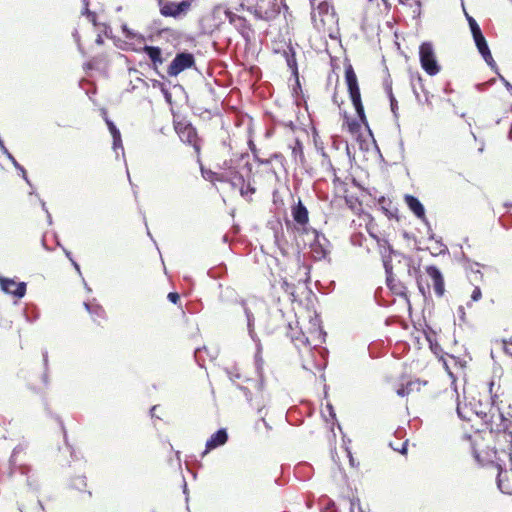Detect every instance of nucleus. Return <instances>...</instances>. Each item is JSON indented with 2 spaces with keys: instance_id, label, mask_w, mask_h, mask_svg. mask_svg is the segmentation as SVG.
<instances>
[{
  "instance_id": "obj_23",
  "label": "nucleus",
  "mask_w": 512,
  "mask_h": 512,
  "mask_svg": "<svg viewBox=\"0 0 512 512\" xmlns=\"http://www.w3.org/2000/svg\"><path fill=\"white\" fill-rule=\"evenodd\" d=\"M113 138V149L117 153L118 149H121L122 153L124 152L122 140H121V134L120 131L116 128L113 129V131L110 132Z\"/></svg>"
},
{
  "instance_id": "obj_45",
  "label": "nucleus",
  "mask_w": 512,
  "mask_h": 512,
  "mask_svg": "<svg viewBox=\"0 0 512 512\" xmlns=\"http://www.w3.org/2000/svg\"><path fill=\"white\" fill-rule=\"evenodd\" d=\"M460 315L463 317L465 315V312H464V308L463 307H459L458 309Z\"/></svg>"
},
{
  "instance_id": "obj_11",
  "label": "nucleus",
  "mask_w": 512,
  "mask_h": 512,
  "mask_svg": "<svg viewBox=\"0 0 512 512\" xmlns=\"http://www.w3.org/2000/svg\"><path fill=\"white\" fill-rule=\"evenodd\" d=\"M223 12L228 19L229 23L235 27V29L243 36L248 37L249 33L251 31L250 25L248 24V21L240 16L232 12L231 10L227 8H223Z\"/></svg>"
},
{
  "instance_id": "obj_22",
  "label": "nucleus",
  "mask_w": 512,
  "mask_h": 512,
  "mask_svg": "<svg viewBox=\"0 0 512 512\" xmlns=\"http://www.w3.org/2000/svg\"><path fill=\"white\" fill-rule=\"evenodd\" d=\"M320 154L322 156V160H321V166L326 170V171H329L331 172L333 175H335V169L332 165V162L329 158V156L327 155V153L324 151L323 148L320 149Z\"/></svg>"
},
{
  "instance_id": "obj_51",
  "label": "nucleus",
  "mask_w": 512,
  "mask_h": 512,
  "mask_svg": "<svg viewBox=\"0 0 512 512\" xmlns=\"http://www.w3.org/2000/svg\"><path fill=\"white\" fill-rule=\"evenodd\" d=\"M401 3H406L408 0H399Z\"/></svg>"
},
{
  "instance_id": "obj_28",
  "label": "nucleus",
  "mask_w": 512,
  "mask_h": 512,
  "mask_svg": "<svg viewBox=\"0 0 512 512\" xmlns=\"http://www.w3.org/2000/svg\"><path fill=\"white\" fill-rule=\"evenodd\" d=\"M349 510L350 512H364L360 506L359 499L354 498L349 500Z\"/></svg>"
},
{
  "instance_id": "obj_18",
  "label": "nucleus",
  "mask_w": 512,
  "mask_h": 512,
  "mask_svg": "<svg viewBox=\"0 0 512 512\" xmlns=\"http://www.w3.org/2000/svg\"><path fill=\"white\" fill-rule=\"evenodd\" d=\"M143 50L155 66L163 63L162 52L159 47L144 46Z\"/></svg>"
},
{
  "instance_id": "obj_6",
  "label": "nucleus",
  "mask_w": 512,
  "mask_h": 512,
  "mask_svg": "<svg viewBox=\"0 0 512 512\" xmlns=\"http://www.w3.org/2000/svg\"><path fill=\"white\" fill-rule=\"evenodd\" d=\"M345 79L348 86L349 95L353 103V106L357 112V115L359 116L360 120L363 123H366V117L364 113V107L361 101L357 77L351 66L345 70Z\"/></svg>"
},
{
  "instance_id": "obj_2",
  "label": "nucleus",
  "mask_w": 512,
  "mask_h": 512,
  "mask_svg": "<svg viewBox=\"0 0 512 512\" xmlns=\"http://www.w3.org/2000/svg\"><path fill=\"white\" fill-rule=\"evenodd\" d=\"M508 448L500 447L494 451L496 466L499 469L497 484L499 489L512 495V442Z\"/></svg>"
},
{
  "instance_id": "obj_14",
  "label": "nucleus",
  "mask_w": 512,
  "mask_h": 512,
  "mask_svg": "<svg viewBox=\"0 0 512 512\" xmlns=\"http://www.w3.org/2000/svg\"><path fill=\"white\" fill-rule=\"evenodd\" d=\"M292 216L295 222L302 226L301 229H298L299 236H301V232L303 228H307L306 224L308 223V210L303 205V203L299 200L298 203L292 208Z\"/></svg>"
},
{
  "instance_id": "obj_10",
  "label": "nucleus",
  "mask_w": 512,
  "mask_h": 512,
  "mask_svg": "<svg viewBox=\"0 0 512 512\" xmlns=\"http://www.w3.org/2000/svg\"><path fill=\"white\" fill-rule=\"evenodd\" d=\"M0 288L3 292L11 294L17 298H22L26 293V283L16 282L13 279L0 276Z\"/></svg>"
},
{
  "instance_id": "obj_15",
  "label": "nucleus",
  "mask_w": 512,
  "mask_h": 512,
  "mask_svg": "<svg viewBox=\"0 0 512 512\" xmlns=\"http://www.w3.org/2000/svg\"><path fill=\"white\" fill-rule=\"evenodd\" d=\"M473 38H474L475 44L477 46V49H478L479 53L482 55V57L484 58L485 62L490 66L495 65V62L493 60V57L491 55V52L489 50V47L487 45V42H486L483 34L479 33L477 35H474Z\"/></svg>"
},
{
  "instance_id": "obj_25",
  "label": "nucleus",
  "mask_w": 512,
  "mask_h": 512,
  "mask_svg": "<svg viewBox=\"0 0 512 512\" xmlns=\"http://www.w3.org/2000/svg\"><path fill=\"white\" fill-rule=\"evenodd\" d=\"M281 288L291 297L293 301L296 300L295 296V285L288 282L287 279H283L281 282Z\"/></svg>"
},
{
  "instance_id": "obj_46",
  "label": "nucleus",
  "mask_w": 512,
  "mask_h": 512,
  "mask_svg": "<svg viewBox=\"0 0 512 512\" xmlns=\"http://www.w3.org/2000/svg\"><path fill=\"white\" fill-rule=\"evenodd\" d=\"M66 256L72 261L71 253L69 251H65Z\"/></svg>"
},
{
  "instance_id": "obj_30",
  "label": "nucleus",
  "mask_w": 512,
  "mask_h": 512,
  "mask_svg": "<svg viewBox=\"0 0 512 512\" xmlns=\"http://www.w3.org/2000/svg\"><path fill=\"white\" fill-rule=\"evenodd\" d=\"M482 297V292H481V289L476 286L471 294V300L472 301H479Z\"/></svg>"
},
{
  "instance_id": "obj_8",
  "label": "nucleus",
  "mask_w": 512,
  "mask_h": 512,
  "mask_svg": "<svg viewBox=\"0 0 512 512\" xmlns=\"http://www.w3.org/2000/svg\"><path fill=\"white\" fill-rule=\"evenodd\" d=\"M420 62L425 72L431 76L439 73L440 66L437 63L434 49L430 43H423L419 50Z\"/></svg>"
},
{
  "instance_id": "obj_36",
  "label": "nucleus",
  "mask_w": 512,
  "mask_h": 512,
  "mask_svg": "<svg viewBox=\"0 0 512 512\" xmlns=\"http://www.w3.org/2000/svg\"><path fill=\"white\" fill-rule=\"evenodd\" d=\"M397 394H398L399 396H401V397H404V396H406V395H408V394H409V391L406 389V387H405V386H402L401 388H399V389L397 390Z\"/></svg>"
},
{
  "instance_id": "obj_40",
  "label": "nucleus",
  "mask_w": 512,
  "mask_h": 512,
  "mask_svg": "<svg viewBox=\"0 0 512 512\" xmlns=\"http://www.w3.org/2000/svg\"><path fill=\"white\" fill-rule=\"evenodd\" d=\"M502 80L504 81V84H505V87L507 88V90L512 94V85L505 79L502 78Z\"/></svg>"
},
{
  "instance_id": "obj_4",
  "label": "nucleus",
  "mask_w": 512,
  "mask_h": 512,
  "mask_svg": "<svg viewBox=\"0 0 512 512\" xmlns=\"http://www.w3.org/2000/svg\"><path fill=\"white\" fill-rule=\"evenodd\" d=\"M304 245H309L315 260H322L329 254V241L325 235L312 228H303L301 232Z\"/></svg>"
},
{
  "instance_id": "obj_24",
  "label": "nucleus",
  "mask_w": 512,
  "mask_h": 512,
  "mask_svg": "<svg viewBox=\"0 0 512 512\" xmlns=\"http://www.w3.org/2000/svg\"><path fill=\"white\" fill-rule=\"evenodd\" d=\"M292 155L294 158L302 163L304 161V153L302 143L298 140L295 141L294 146L292 147Z\"/></svg>"
},
{
  "instance_id": "obj_26",
  "label": "nucleus",
  "mask_w": 512,
  "mask_h": 512,
  "mask_svg": "<svg viewBox=\"0 0 512 512\" xmlns=\"http://www.w3.org/2000/svg\"><path fill=\"white\" fill-rule=\"evenodd\" d=\"M298 269V274H299V278L297 279V281L299 283L301 282H304L306 283L308 280H309V269L307 266H301V265H298L297 267Z\"/></svg>"
},
{
  "instance_id": "obj_21",
  "label": "nucleus",
  "mask_w": 512,
  "mask_h": 512,
  "mask_svg": "<svg viewBox=\"0 0 512 512\" xmlns=\"http://www.w3.org/2000/svg\"><path fill=\"white\" fill-rule=\"evenodd\" d=\"M4 154H5V155L7 156V158L12 162V164L14 165V167H15L18 171H20L21 176H22V178L26 181V183H27L28 185H31V183H30V181H29V179H28V177H27L26 170L24 169V167H23V166H21V165L16 161V159L13 157V155H12L8 150H7V153H4Z\"/></svg>"
},
{
  "instance_id": "obj_38",
  "label": "nucleus",
  "mask_w": 512,
  "mask_h": 512,
  "mask_svg": "<svg viewBox=\"0 0 512 512\" xmlns=\"http://www.w3.org/2000/svg\"><path fill=\"white\" fill-rule=\"evenodd\" d=\"M106 124L110 132L113 131L114 128H116L115 124L109 119H106Z\"/></svg>"
},
{
  "instance_id": "obj_33",
  "label": "nucleus",
  "mask_w": 512,
  "mask_h": 512,
  "mask_svg": "<svg viewBox=\"0 0 512 512\" xmlns=\"http://www.w3.org/2000/svg\"><path fill=\"white\" fill-rule=\"evenodd\" d=\"M168 300L171 301L172 303L176 304L180 297H179V294L176 293V292H170L167 296Z\"/></svg>"
},
{
  "instance_id": "obj_39",
  "label": "nucleus",
  "mask_w": 512,
  "mask_h": 512,
  "mask_svg": "<svg viewBox=\"0 0 512 512\" xmlns=\"http://www.w3.org/2000/svg\"><path fill=\"white\" fill-rule=\"evenodd\" d=\"M323 512H335L334 503H329Z\"/></svg>"
},
{
  "instance_id": "obj_27",
  "label": "nucleus",
  "mask_w": 512,
  "mask_h": 512,
  "mask_svg": "<svg viewBox=\"0 0 512 512\" xmlns=\"http://www.w3.org/2000/svg\"><path fill=\"white\" fill-rule=\"evenodd\" d=\"M467 20L469 22V26L473 36L482 33L479 25L477 24L474 18L467 15Z\"/></svg>"
},
{
  "instance_id": "obj_29",
  "label": "nucleus",
  "mask_w": 512,
  "mask_h": 512,
  "mask_svg": "<svg viewBox=\"0 0 512 512\" xmlns=\"http://www.w3.org/2000/svg\"><path fill=\"white\" fill-rule=\"evenodd\" d=\"M420 386H421V383L416 380V381H409L405 387L406 389L409 391V394L414 391V390H417L419 391L420 390Z\"/></svg>"
},
{
  "instance_id": "obj_31",
  "label": "nucleus",
  "mask_w": 512,
  "mask_h": 512,
  "mask_svg": "<svg viewBox=\"0 0 512 512\" xmlns=\"http://www.w3.org/2000/svg\"><path fill=\"white\" fill-rule=\"evenodd\" d=\"M245 313H246V317H247L248 329H249V332L251 334L252 333L253 322H254V317H253V315L247 309H245Z\"/></svg>"
},
{
  "instance_id": "obj_35",
  "label": "nucleus",
  "mask_w": 512,
  "mask_h": 512,
  "mask_svg": "<svg viewBox=\"0 0 512 512\" xmlns=\"http://www.w3.org/2000/svg\"><path fill=\"white\" fill-rule=\"evenodd\" d=\"M40 202H41L42 209L47 213L48 222L51 224L52 218H51V215H50V213L48 212V210L46 208V203L43 200H40Z\"/></svg>"
},
{
  "instance_id": "obj_12",
  "label": "nucleus",
  "mask_w": 512,
  "mask_h": 512,
  "mask_svg": "<svg viewBox=\"0 0 512 512\" xmlns=\"http://www.w3.org/2000/svg\"><path fill=\"white\" fill-rule=\"evenodd\" d=\"M176 130L183 142L192 145L194 149L199 152L200 146L198 143L197 132L191 124L184 125L183 127H176Z\"/></svg>"
},
{
  "instance_id": "obj_50",
  "label": "nucleus",
  "mask_w": 512,
  "mask_h": 512,
  "mask_svg": "<svg viewBox=\"0 0 512 512\" xmlns=\"http://www.w3.org/2000/svg\"><path fill=\"white\" fill-rule=\"evenodd\" d=\"M85 287H86V289H87L88 291H91V288H89V287L87 286V284H85Z\"/></svg>"
},
{
  "instance_id": "obj_42",
  "label": "nucleus",
  "mask_w": 512,
  "mask_h": 512,
  "mask_svg": "<svg viewBox=\"0 0 512 512\" xmlns=\"http://www.w3.org/2000/svg\"><path fill=\"white\" fill-rule=\"evenodd\" d=\"M43 361H44V364L47 365V362H48V354H47V352H45L43 354Z\"/></svg>"
},
{
  "instance_id": "obj_19",
  "label": "nucleus",
  "mask_w": 512,
  "mask_h": 512,
  "mask_svg": "<svg viewBox=\"0 0 512 512\" xmlns=\"http://www.w3.org/2000/svg\"><path fill=\"white\" fill-rule=\"evenodd\" d=\"M232 185L234 187L241 185L240 187V194L243 197H246L248 194H253L255 192V188L250 185V183L246 184L244 183V178L241 175L235 176L234 180L232 182Z\"/></svg>"
},
{
  "instance_id": "obj_7",
  "label": "nucleus",
  "mask_w": 512,
  "mask_h": 512,
  "mask_svg": "<svg viewBox=\"0 0 512 512\" xmlns=\"http://www.w3.org/2000/svg\"><path fill=\"white\" fill-rule=\"evenodd\" d=\"M156 2L162 16L172 17L175 19L182 18L187 15L192 6V0H182L181 2L156 0Z\"/></svg>"
},
{
  "instance_id": "obj_13",
  "label": "nucleus",
  "mask_w": 512,
  "mask_h": 512,
  "mask_svg": "<svg viewBox=\"0 0 512 512\" xmlns=\"http://www.w3.org/2000/svg\"><path fill=\"white\" fill-rule=\"evenodd\" d=\"M426 273L431 278L435 294L442 297L445 292L444 278L440 270L435 266H427Z\"/></svg>"
},
{
  "instance_id": "obj_16",
  "label": "nucleus",
  "mask_w": 512,
  "mask_h": 512,
  "mask_svg": "<svg viewBox=\"0 0 512 512\" xmlns=\"http://www.w3.org/2000/svg\"><path fill=\"white\" fill-rule=\"evenodd\" d=\"M404 200L408 208L415 214L417 218L427 222L424 206L416 197L412 195H405Z\"/></svg>"
},
{
  "instance_id": "obj_37",
  "label": "nucleus",
  "mask_w": 512,
  "mask_h": 512,
  "mask_svg": "<svg viewBox=\"0 0 512 512\" xmlns=\"http://www.w3.org/2000/svg\"><path fill=\"white\" fill-rule=\"evenodd\" d=\"M124 30V33H125V36L127 38H134L136 36V34H134L133 32H131L129 29H127L126 27L123 28Z\"/></svg>"
},
{
  "instance_id": "obj_44",
  "label": "nucleus",
  "mask_w": 512,
  "mask_h": 512,
  "mask_svg": "<svg viewBox=\"0 0 512 512\" xmlns=\"http://www.w3.org/2000/svg\"><path fill=\"white\" fill-rule=\"evenodd\" d=\"M84 4H85V12L88 13V15H90V12L88 11V2L87 0H83Z\"/></svg>"
},
{
  "instance_id": "obj_9",
  "label": "nucleus",
  "mask_w": 512,
  "mask_h": 512,
  "mask_svg": "<svg viewBox=\"0 0 512 512\" xmlns=\"http://www.w3.org/2000/svg\"><path fill=\"white\" fill-rule=\"evenodd\" d=\"M194 64V56L191 53H178L170 63L167 73L170 76H177L182 71L191 68Z\"/></svg>"
},
{
  "instance_id": "obj_52",
  "label": "nucleus",
  "mask_w": 512,
  "mask_h": 512,
  "mask_svg": "<svg viewBox=\"0 0 512 512\" xmlns=\"http://www.w3.org/2000/svg\"><path fill=\"white\" fill-rule=\"evenodd\" d=\"M386 272L389 273L388 266L385 265Z\"/></svg>"
},
{
  "instance_id": "obj_17",
  "label": "nucleus",
  "mask_w": 512,
  "mask_h": 512,
  "mask_svg": "<svg viewBox=\"0 0 512 512\" xmlns=\"http://www.w3.org/2000/svg\"><path fill=\"white\" fill-rule=\"evenodd\" d=\"M228 440V435L225 429H219L217 432L211 435L206 442V451L215 449L219 446L224 445Z\"/></svg>"
},
{
  "instance_id": "obj_20",
  "label": "nucleus",
  "mask_w": 512,
  "mask_h": 512,
  "mask_svg": "<svg viewBox=\"0 0 512 512\" xmlns=\"http://www.w3.org/2000/svg\"><path fill=\"white\" fill-rule=\"evenodd\" d=\"M84 306L87 311L94 317V320H96V318H104L105 311L101 306L91 305L87 302L84 303Z\"/></svg>"
},
{
  "instance_id": "obj_5",
  "label": "nucleus",
  "mask_w": 512,
  "mask_h": 512,
  "mask_svg": "<svg viewBox=\"0 0 512 512\" xmlns=\"http://www.w3.org/2000/svg\"><path fill=\"white\" fill-rule=\"evenodd\" d=\"M248 10L253 12L258 19L271 20L279 13L277 0H246Z\"/></svg>"
},
{
  "instance_id": "obj_41",
  "label": "nucleus",
  "mask_w": 512,
  "mask_h": 512,
  "mask_svg": "<svg viewBox=\"0 0 512 512\" xmlns=\"http://www.w3.org/2000/svg\"><path fill=\"white\" fill-rule=\"evenodd\" d=\"M72 264H73V266H74V269H76V270H77V272L80 274L81 272H80V267H79V265H78L74 260H72Z\"/></svg>"
},
{
  "instance_id": "obj_3",
  "label": "nucleus",
  "mask_w": 512,
  "mask_h": 512,
  "mask_svg": "<svg viewBox=\"0 0 512 512\" xmlns=\"http://www.w3.org/2000/svg\"><path fill=\"white\" fill-rule=\"evenodd\" d=\"M289 329V336L297 347L299 345L317 346L319 343L324 341V333L320 326V320L317 316L311 318L310 327L308 328L307 332H303L302 329L299 331L295 330L292 327V324H289Z\"/></svg>"
},
{
  "instance_id": "obj_34",
  "label": "nucleus",
  "mask_w": 512,
  "mask_h": 512,
  "mask_svg": "<svg viewBox=\"0 0 512 512\" xmlns=\"http://www.w3.org/2000/svg\"><path fill=\"white\" fill-rule=\"evenodd\" d=\"M392 448H393L394 450L399 451L401 454H405V453H406V451H407V441H405V442H403V443L401 444V448H400V449H398V448H396V447H393V446H392Z\"/></svg>"
},
{
  "instance_id": "obj_32",
  "label": "nucleus",
  "mask_w": 512,
  "mask_h": 512,
  "mask_svg": "<svg viewBox=\"0 0 512 512\" xmlns=\"http://www.w3.org/2000/svg\"><path fill=\"white\" fill-rule=\"evenodd\" d=\"M389 97H390L391 110L395 113V110L397 108V101L392 94L391 88L389 89Z\"/></svg>"
},
{
  "instance_id": "obj_48",
  "label": "nucleus",
  "mask_w": 512,
  "mask_h": 512,
  "mask_svg": "<svg viewBox=\"0 0 512 512\" xmlns=\"http://www.w3.org/2000/svg\"><path fill=\"white\" fill-rule=\"evenodd\" d=\"M258 389L261 390L262 389V380L259 382L258 384Z\"/></svg>"
},
{
  "instance_id": "obj_49",
  "label": "nucleus",
  "mask_w": 512,
  "mask_h": 512,
  "mask_svg": "<svg viewBox=\"0 0 512 512\" xmlns=\"http://www.w3.org/2000/svg\"><path fill=\"white\" fill-rule=\"evenodd\" d=\"M221 9H222V7L218 6V7L216 8V11H220Z\"/></svg>"
},
{
  "instance_id": "obj_47",
  "label": "nucleus",
  "mask_w": 512,
  "mask_h": 512,
  "mask_svg": "<svg viewBox=\"0 0 512 512\" xmlns=\"http://www.w3.org/2000/svg\"><path fill=\"white\" fill-rule=\"evenodd\" d=\"M419 290L421 291V293H422L423 295L425 294V290H424V288H423L421 285H419Z\"/></svg>"
},
{
  "instance_id": "obj_43",
  "label": "nucleus",
  "mask_w": 512,
  "mask_h": 512,
  "mask_svg": "<svg viewBox=\"0 0 512 512\" xmlns=\"http://www.w3.org/2000/svg\"><path fill=\"white\" fill-rule=\"evenodd\" d=\"M327 409L329 410L330 415L334 416V414H333V407H332V405L328 404V405H327Z\"/></svg>"
},
{
  "instance_id": "obj_1",
  "label": "nucleus",
  "mask_w": 512,
  "mask_h": 512,
  "mask_svg": "<svg viewBox=\"0 0 512 512\" xmlns=\"http://www.w3.org/2000/svg\"><path fill=\"white\" fill-rule=\"evenodd\" d=\"M493 386L494 382H490L489 393L491 401L482 402L474 398L469 402L458 400L457 414L466 421H472L473 417L480 419L486 429L497 435V443L499 445L502 443H512V432L508 431L511 421L504 417L500 408L494 406L497 395L492 393Z\"/></svg>"
}]
</instances>
